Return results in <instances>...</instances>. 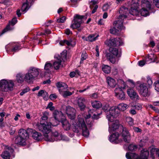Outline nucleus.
<instances>
[{
	"label": "nucleus",
	"mask_w": 159,
	"mask_h": 159,
	"mask_svg": "<svg viewBox=\"0 0 159 159\" xmlns=\"http://www.w3.org/2000/svg\"><path fill=\"white\" fill-rule=\"evenodd\" d=\"M14 81L12 80H1V90L3 91L13 90L14 86Z\"/></svg>",
	"instance_id": "7ed1b4c3"
},
{
	"label": "nucleus",
	"mask_w": 159,
	"mask_h": 159,
	"mask_svg": "<svg viewBox=\"0 0 159 159\" xmlns=\"http://www.w3.org/2000/svg\"><path fill=\"white\" fill-rule=\"evenodd\" d=\"M125 19H126L125 16H119L118 20L114 22L113 26L115 28H117L119 30H122L124 28L123 22Z\"/></svg>",
	"instance_id": "9b49d317"
},
{
	"label": "nucleus",
	"mask_w": 159,
	"mask_h": 159,
	"mask_svg": "<svg viewBox=\"0 0 159 159\" xmlns=\"http://www.w3.org/2000/svg\"><path fill=\"white\" fill-rule=\"evenodd\" d=\"M115 95L116 97L119 99L123 100L125 98L124 93L122 89V87H119L117 88L114 90Z\"/></svg>",
	"instance_id": "a211bd4d"
},
{
	"label": "nucleus",
	"mask_w": 159,
	"mask_h": 159,
	"mask_svg": "<svg viewBox=\"0 0 159 159\" xmlns=\"http://www.w3.org/2000/svg\"><path fill=\"white\" fill-rule=\"evenodd\" d=\"M30 90V88L29 87H27L25 89H24L22 92H21L20 93V95L21 96H22L24 94L28 92Z\"/></svg>",
	"instance_id": "5fc2aeb1"
},
{
	"label": "nucleus",
	"mask_w": 159,
	"mask_h": 159,
	"mask_svg": "<svg viewBox=\"0 0 159 159\" xmlns=\"http://www.w3.org/2000/svg\"><path fill=\"white\" fill-rule=\"evenodd\" d=\"M57 86L61 94L64 92H65L68 89V86L66 84L61 82H58L57 84Z\"/></svg>",
	"instance_id": "4be33fe9"
},
{
	"label": "nucleus",
	"mask_w": 159,
	"mask_h": 159,
	"mask_svg": "<svg viewBox=\"0 0 159 159\" xmlns=\"http://www.w3.org/2000/svg\"><path fill=\"white\" fill-rule=\"evenodd\" d=\"M117 107L119 111H124L128 108V107L127 105L126 104L121 103L119 104Z\"/></svg>",
	"instance_id": "58836bf2"
},
{
	"label": "nucleus",
	"mask_w": 159,
	"mask_h": 159,
	"mask_svg": "<svg viewBox=\"0 0 159 159\" xmlns=\"http://www.w3.org/2000/svg\"><path fill=\"white\" fill-rule=\"evenodd\" d=\"M26 140L23 138H21L19 136H18L15 139V143L17 144L21 145H25L26 144L25 142Z\"/></svg>",
	"instance_id": "473e14b6"
},
{
	"label": "nucleus",
	"mask_w": 159,
	"mask_h": 159,
	"mask_svg": "<svg viewBox=\"0 0 159 159\" xmlns=\"http://www.w3.org/2000/svg\"><path fill=\"white\" fill-rule=\"evenodd\" d=\"M79 0H70L72 4L71 6L73 7H76L77 6V3Z\"/></svg>",
	"instance_id": "13d9d810"
},
{
	"label": "nucleus",
	"mask_w": 159,
	"mask_h": 159,
	"mask_svg": "<svg viewBox=\"0 0 159 159\" xmlns=\"http://www.w3.org/2000/svg\"><path fill=\"white\" fill-rule=\"evenodd\" d=\"M97 3V2L95 0L91 1L90 2V8H92L94 5H95Z\"/></svg>",
	"instance_id": "e2e57ef3"
},
{
	"label": "nucleus",
	"mask_w": 159,
	"mask_h": 159,
	"mask_svg": "<svg viewBox=\"0 0 159 159\" xmlns=\"http://www.w3.org/2000/svg\"><path fill=\"white\" fill-rule=\"evenodd\" d=\"M74 127L73 128V131L76 133L79 132V129L81 128L83 136L85 137H88L89 132L85 124L84 120L83 118H79L78 123H73Z\"/></svg>",
	"instance_id": "f257e3e1"
},
{
	"label": "nucleus",
	"mask_w": 159,
	"mask_h": 159,
	"mask_svg": "<svg viewBox=\"0 0 159 159\" xmlns=\"http://www.w3.org/2000/svg\"><path fill=\"white\" fill-rule=\"evenodd\" d=\"M9 151H10V152H12L14 151V150L11 148L8 147V150L4 151L1 155L3 159H10L11 154Z\"/></svg>",
	"instance_id": "bb28decb"
},
{
	"label": "nucleus",
	"mask_w": 159,
	"mask_h": 159,
	"mask_svg": "<svg viewBox=\"0 0 159 159\" xmlns=\"http://www.w3.org/2000/svg\"><path fill=\"white\" fill-rule=\"evenodd\" d=\"M98 36V35H96L95 34H90L87 37L83 36L82 37V39L85 41L92 42L96 40Z\"/></svg>",
	"instance_id": "393cba45"
},
{
	"label": "nucleus",
	"mask_w": 159,
	"mask_h": 159,
	"mask_svg": "<svg viewBox=\"0 0 159 159\" xmlns=\"http://www.w3.org/2000/svg\"><path fill=\"white\" fill-rule=\"evenodd\" d=\"M74 92L73 91L72 92H70L68 91V89L67 90H66L65 92H64L61 95L63 96V97L66 98L68 96H70L73 93H74Z\"/></svg>",
	"instance_id": "49530a36"
},
{
	"label": "nucleus",
	"mask_w": 159,
	"mask_h": 159,
	"mask_svg": "<svg viewBox=\"0 0 159 159\" xmlns=\"http://www.w3.org/2000/svg\"><path fill=\"white\" fill-rule=\"evenodd\" d=\"M127 92L128 95L132 99H139V96L138 94L132 89H129L127 90Z\"/></svg>",
	"instance_id": "b1692460"
},
{
	"label": "nucleus",
	"mask_w": 159,
	"mask_h": 159,
	"mask_svg": "<svg viewBox=\"0 0 159 159\" xmlns=\"http://www.w3.org/2000/svg\"><path fill=\"white\" fill-rule=\"evenodd\" d=\"M109 131L110 133L115 131L119 127V125L118 120H116L114 121V120L112 122L108 123Z\"/></svg>",
	"instance_id": "6ab92c4d"
},
{
	"label": "nucleus",
	"mask_w": 159,
	"mask_h": 159,
	"mask_svg": "<svg viewBox=\"0 0 159 159\" xmlns=\"http://www.w3.org/2000/svg\"><path fill=\"white\" fill-rule=\"evenodd\" d=\"M72 40H70L69 41L67 40H61L60 42L59 43L61 45H64L65 44L67 45L68 46L73 47L74 46L72 44Z\"/></svg>",
	"instance_id": "a19ab883"
},
{
	"label": "nucleus",
	"mask_w": 159,
	"mask_h": 159,
	"mask_svg": "<svg viewBox=\"0 0 159 159\" xmlns=\"http://www.w3.org/2000/svg\"><path fill=\"white\" fill-rule=\"evenodd\" d=\"M44 139L46 141H48L53 142L55 141L56 139L52 138L51 134L48 135V134H46L44 135Z\"/></svg>",
	"instance_id": "37998d69"
},
{
	"label": "nucleus",
	"mask_w": 159,
	"mask_h": 159,
	"mask_svg": "<svg viewBox=\"0 0 159 159\" xmlns=\"http://www.w3.org/2000/svg\"><path fill=\"white\" fill-rule=\"evenodd\" d=\"M49 97L51 100H54L57 98V96L55 94H53L50 95Z\"/></svg>",
	"instance_id": "69168bd1"
},
{
	"label": "nucleus",
	"mask_w": 159,
	"mask_h": 159,
	"mask_svg": "<svg viewBox=\"0 0 159 159\" xmlns=\"http://www.w3.org/2000/svg\"><path fill=\"white\" fill-rule=\"evenodd\" d=\"M155 89L157 92H159V81H158L154 83Z\"/></svg>",
	"instance_id": "4d7b16f0"
},
{
	"label": "nucleus",
	"mask_w": 159,
	"mask_h": 159,
	"mask_svg": "<svg viewBox=\"0 0 159 159\" xmlns=\"http://www.w3.org/2000/svg\"><path fill=\"white\" fill-rule=\"evenodd\" d=\"M93 110H90L89 111V114L87 115L86 116V122L88 125H89V126H91V125L92 124V121L90 122V123L88 122L89 118H90L91 116H92L93 118L97 119L98 118V116L100 115L102 113L101 112L98 114H97L95 113H94L93 114V116H92V114L93 113Z\"/></svg>",
	"instance_id": "aec40b11"
},
{
	"label": "nucleus",
	"mask_w": 159,
	"mask_h": 159,
	"mask_svg": "<svg viewBox=\"0 0 159 159\" xmlns=\"http://www.w3.org/2000/svg\"><path fill=\"white\" fill-rule=\"evenodd\" d=\"M51 135L52 138L56 139L55 140H65V136L62 135H59L57 131L52 132L51 133Z\"/></svg>",
	"instance_id": "7c9ffc66"
},
{
	"label": "nucleus",
	"mask_w": 159,
	"mask_h": 159,
	"mask_svg": "<svg viewBox=\"0 0 159 159\" xmlns=\"http://www.w3.org/2000/svg\"><path fill=\"white\" fill-rule=\"evenodd\" d=\"M35 78L32 76L28 71V72L25 75V80L27 83H33Z\"/></svg>",
	"instance_id": "c85d7f7f"
},
{
	"label": "nucleus",
	"mask_w": 159,
	"mask_h": 159,
	"mask_svg": "<svg viewBox=\"0 0 159 159\" xmlns=\"http://www.w3.org/2000/svg\"><path fill=\"white\" fill-rule=\"evenodd\" d=\"M146 61L144 60H141L139 61V65L141 66H143L145 64Z\"/></svg>",
	"instance_id": "0e129e2a"
},
{
	"label": "nucleus",
	"mask_w": 159,
	"mask_h": 159,
	"mask_svg": "<svg viewBox=\"0 0 159 159\" xmlns=\"http://www.w3.org/2000/svg\"><path fill=\"white\" fill-rule=\"evenodd\" d=\"M139 87V93L143 96L146 97L149 95L148 88L146 84H141L140 85Z\"/></svg>",
	"instance_id": "f8f14e48"
},
{
	"label": "nucleus",
	"mask_w": 159,
	"mask_h": 159,
	"mask_svg": "<svg viewBox=\"0 0 159 159\" xmlns=\"http://www.w3.org/2000/svg\"><path fill=\"white\" fill-rule=\"evenodd\" d=\"M48 113H46L43 114V116L41 117V119L43 120H47L48 118Z\"/></svg>",
	"instance_id": "bf43d9fd"
},
{
	"label": "nucleus",
	"mask_w": 159,
	"mask_h": 159,
	"mask_svg": "<svg viewBox=\"0 0 159 159\" xmlns=\"http://www.w3.org/2000/svg\"><path fill=\"white\" fill-rule=\"evenodd\" d=\"M87 18V16H80L76 15L74 17V22L72 24L70 25V27L73 29L78 28L79 31H81L83 29V27H81L80 28V25L83 22V19L84 18L85 19Z\"/></svg>",
	"instance_id": "20e7f679"
},
{
	"label": "nucleus",
	"mask_w": 159,
	"mask_h": 159,
	"mask_svg": "<svg viewBox=\"0 0 159 159\" xmlns=\"http://www.w3.org/2000/svg\"><path fill=\"white\" fill-rule=\"evenodd\" d=\"M148 150L150 152V157L152 159H154L155 158V155H156L157 148L151 146L149 148Z\"/></svg>",
	"instance_id": "e433bc0d"
},
{
	"label": "nucleus",
	"mask_w": 159,
	"mask_h": 159,
	"mask_svg": "<svg viewBox=\"0 0 159 159\" xmlns=\"http://www.w3.org/2000/svg\"><path fill=\"white\" fill-rule=\"evenodd\" d=\"M109 51L110 52L106 53V57L111 63H114L116 62L115 57L117 56L120 57L121 55L118 53V50L116 48H110Z\"/></svg>",
	"instance_id": "39448f33"
},
{
	"label": "nucleus",
	"mask_w": 159,
	"mask_h": 159,
	"mask_svg": "<svg viewBox=\"0 0 159 159\" xmlns=\"http://www.w3.org/2000/svg\"><path fill=\"white\" fill-rule=\"evenodd\" d=\"M120 134L118 133L115 132L110 136L109 140L111 142L118 143L122 141V139L120 138Z\"/></svg>",
	"instance_id": "dca6fc26"
},
{
	"label": "nucleus",
	"mask_w": 159,
	"mask_h": 159,
	"mask_svg": "<svg viewBox=\"0 0 159 159\" xmlns=\"http://www.w3.org/2000/svg\"><path fill=\"white\" fill-rule=\"evenodd\" d=\"M66 20V18L65 16H63L57 20V22L58 23H64Z\"/></svg>",
	"instance_id": "6e6d98bb"
},
{
	"label": "nucleus",
	"mask_w": 159,
	"mask_h": 159,
	"mask_svg": "<svg viewBox=\"0 0 159 159\" xmlns=\"http://www.w3.org/2000/svg\"><path fill=\"white\" fill-rule=\"evenodd\" d=\"M76 111L75 108L70 106L66 107V113L68 117L71 120H74L75 118Z\"/></svg>",
	"instance_id": "2eb2a0df"
},
{
	"label": "nucleus",
	"mask_w": 159,
	"mask_h": 159,
	"mask_svg": "<svg viewBox=\"0 0 159 159\" xmlns=\"http://www.w3.org/2000/svg\"><path fill=\"white\" fill-rule=\"evenodd\" d=\"M70 76L71 78H73L75 76H77L80 75V72L78 70H76L75 71L71 72L70 74Z\"/></svg>",
	"instance_id": "09e8293b"
},
{
	"label": "nucleus",
	"mask_w": 159,
	"mask_h": 159,
	"mask_svg": "<svg viewBox=\"0 0 159 159\" xmlns=\"http://www.w3.org/2000/svg\"><path fill=\"white\" fill-rule=\"evenodd\" d=\"M103 71L106 74H109L111 71V67L107 65H104L102 67Z\"/></svg>",
	"instance_id": "c03bdc74"
},
{
	"label": "nucleus",
	"mask_w": 159,
	"mask_h": 159,
	"mask_svg": "<svg viewBox=\"0 0 159 159\" xmlns=\"http://www.w3.org/2000/svg\"><path fill=\"white\" fill-rule=\"evenodd\" d=\"M53 115L55 119L59 122H61L66 118L64 114L61 112L57 110H55L54 111Z\"/></svg>",
	"instance_id": "f3484780"
},
{
	"label": "nucleus",
	"mask_w": 159,
	"mask_h": 159,
	"mask_svg": "<svg viewBox=\"0 0 159 159\" xmlns=\"http://www.w3.org/2000/svg\"><path fill=\"white\" fill-rule=\"evenodd\" d=\"M126 121L130 125H133V119L130 117H128L126 118Z\"/></svg>",
	"instance_id": "864d4df0"
},
{
	"label": "nucleus",
	"mask_w": 159,
	"mask_h": 159,
	"mask_svg": "<svg viewBox=\"0 0 159 159\" xmlns=\"http://www.w3.org/2000/svg\"><path fill=\"white\" fill-rule=\"evenodd\" d=\"M19 50V45H16L12 49L11 51L12 52H15Z\"/></svg>",
	"instance_id": "680f3d73"
},
{
	"label": "nucleus",
	"mask_w": 159,
	"mask_h": 159,
	"mask_svg": "<svg viewBox=\"0 0 159 159\" xmlns=\"http://www.w3.org/2000/svg\"><path fill=\"white\" fill-rule=\"evenodd\" d=\"M119 30L117 28H115V27L114 26L113 28L110 29V32L112 34L117 35L118 34Z\"/></svg>",
	"instance_id": "de8ad7c7"
},
{
	"label": "nucleus",
	"mask_w": 159,
	"mask_h": 159,
	"mask_svg": "<svg viewBox=\"0 0 159 159\" xmlns=\"http://www.w3.org/2000/svg\"><path fill=\"white\" fill-rule=\"evenodd\" d=\"M129 12L127 8L125 7H121L119 11V13L120 14V16H126V19L127 17V14Z\"/></svg>",
	"instance_id": "f704fd0d"
},
{
	"label": "nucleus",
	"mask_w": 159,
	"mask_h": 159,
	"mask_svg": "<svg viewBox=\"0 0 159 159\" xmlns=\"http://www.w3.org/2000/svg\"><path fill=\"white\" fill-rule=\"evenodd\" d=\"M87 57V54L85 52H83L81 55L80 63H83V61L85 60Z\"/></svg>",
	"instance_id": "8fccbe9b"
},
{
	"label": "nucleus",
	"mask_w": 159,
	"mask_h": 159,
	"mask_svg": "<svg viewBox=\"0 0 159 159\" xmlns=\"http://www.w3.org/2000/svg\"><path fill=\"white\" fill-rule=\"evenodd\" d=\"M48 95V93L45 91L43 90L39 91L38 94V96L43 97L44 100L47 99Z\"/></svg>",
	"instance_id": "4c0bfd02"
},
{
	"label": "nucleus",
	"mask_w": 159,
	"mask_h": 159,
	"mask_svg": "<svg viewBox=\"0 0 159 159\" xmlns=\"http://www.w3.org/2000/svg\"><path fill=\"white\" fill-rule=\"evenodd\" d=\"M107 81L108 85L111 87H114L116 85V83L115 80L110 77H107Z\"/></svg>",
	"instance_id": "c9c22d12"
},
{
	"label": "nucleus",
	"mask_w": 159,
	"mask_h": 159,
	"mask_svg": "<svg viewBox=\"0 0 159 159\" xmlns=\"http://www.w3.org/2000/svg\"><path fill=\"white\" fill-rule=\"evenodd\" d=\"M109 6L107 4H104L102 7V10L103 11H106L109 8Z\"/></svg>",
	"instance_id": "052dcab7"
},
{
	"label": "nucleus",
	"mask_w": 159,
	"mask_h": 159,
	"mask_svg": "<svg viewBox=\"0 0 159 159\" xmlns=\"http://www.w3.org/2000/svg\"><path fill=\"white\" fill-rule=\"evenodd\" d=\"M56 125H52L50 122L43 123L41 121L40 124L37 125V128L43 133L48 134L51 131V126H54Z\"/></svg>",
	"instance_id": "423d86ee"
},
{
	"label": "nucleus",
	"mask_w": 159,
	"mask_h": 159,
	"mask_svg": "<svg viewBox=\"0 0 159 159\" xmlns=\"http://www.w3.org/2000/svg\"><path fill=\"white\" fill-rule=\"evenodd\" d=\"M28 71L34 78L37 77L39 73V69L34 67L30 68Z\"/></svg>",
	"instance_id": "2f4dec72"
},
{
	"label": "nucleus",
	"mask_w": 159,
	"mask_h": 159,
	"mask_svg": "<svg viewBox=\"0 0 159 159\" xmlns=\"http://www.w3.org/2000/svg\"><path fill=\"white\" fill-rule=\"evenodd\" d=\"M153 2L156 7L159 8V0H154Z\"/></svg>",
	"instance_id": "774afa93"
},
{
	"label": "nucleus",
	"mask_w": 159,
	"mask_h": 159,
	"mask_svg": "<svg viewBox=\"0 0 159 159\" xmlns=\"http://www.w3.org/2000/svg\"><path fill=\"white\" fill-rule=\"evenodd\" d=\"M108 108L109 105L108 104L104 105L102 107V109L105 112L108 111Z\"/></svg>",
	"instance_id": "338daca9"
},
{
	"label": "nucleus",
	"mask_w": 159,
	"mask_h": 159,
	"mask_svg": "<svg viewBox=\"0 0 159 159\" xmlns=\"http://www.w3.org/2000/svg\"><path fill=\"white\" fill-rule=\"evenodd\" d=\"M9 129L10 130V133L11 135L13 134L15 132L16 129L14 126L10 125L9 126Z\"/></svg>",
	"instance_id": "603ef678"
},
{
	"label": "nucleus",
	"mask_w": 159,
	"mask_h": 159,
	"mask_svg": "<svg viewBox=\"0 0 159 159\" xmlns=\"http://www.w3.org/2000/svg\"><path fill=\"white\" fill-rule=\"evenodd\" d=\"M16 80L19 83H21L23 82L25 79L23 74L21 73L18 74L16 76Z\"/></svg>",
	"instance_id": "79ce46f5"
},
{
	"label": "nucleus",
	"mask_w": 159,
	"mask_h": 159,
	"mask_svg": "<svg viewBox=\"0 0 159 159\" xmlns=\"http://www.w3.org/2000/svg\"><path fill=\"white\" fill-rule=\"evenodd\" d=\"M120 111L116 107H112L109 110V114H107V118L110 122L114 121V118L118 116L119 115Z\"/></svg>",
	"instance_id": "6e6552de"
},
{
	"label": "nucleus",
	"mask_w": 159,
	"mask_h": 159,
	"mask_svg": "<svg viewBox=\"0 0 159 159\" xmlns=\"http://www.w3.org/2000/svg\"><path fill=\"white\" fill-rule=\"evenodd\" d=\"M87 100L86 99L83 97L79 98L77 100V103L78 106L81 111L84 110L86 107L85 103Z\"/></svg>",
	"instance_id": "5701e85b"
},
{
	"label": "nucleus",
	"mask_w": 159,
	"mask_h": 159,
	"mask_svg": "<svg viewBox=\"0 0 159 159\" xmlns=\"http://www.w3.org/2000/svg\"><path fill=\"white\" fill-rule=\"evenodd\" d=\"M34 2V0H27L26 2L23 4L21 8V11L23 12H25L29 8L30 6Z\"/></svg>",
	"instance_id": "a878e982"
},
{
	"label": "nucleus",
	"mask_w": 159,
	"mask_h": 159,
	"mask_svg": "<svg viewBox=\"0 0 159 159\" xmlns=\"http://www.w3.org/2000/svg\"><path fill=\"white\" fill-rule=\"evenodd\" d=\"M53 68L52 64L48 61L47 62L44 66V69L46 70H50Z\"/></svg>",
	"instance_id": "a18cd8bd"
},
{
	"label": "nucleus",
	"mask_w": 159,
	"mask_h": 159,
	"mask_svg": "<svg viewBox=\"0 0 159 159\" xmlns=\"http://www.w3.org/2000/svg\"><path fill=\"white\" fill-rule=\"evenodd\" d=\"M32 132L33 129H32L28 128L27 130L21 129L19 131L18 136L26 140L27 138H28L29 135H30V133Z\"/></svg>",
	"instance_id": "ddd939ff"
},
{
	"label": "nucleus",
	"mask_w": 159,
	"mask_h": 159,
	"mask_svg": "<svg viewBox=\"0 0 159 159\" xmlns=\"http://www.w3.org/2000/svg\"><path fill=\"white\" fill-rule=\"evenodd\" d=\"M120 127L122 129V132L121 133L124 141L126 143H129L130 139V136L128 130L125 127L121 126Z\"/></svg>",
	"instance_id": "4468645a"
},
{
	"label": "nucleus",
	"mask_w": 159,
	"mask_h": 159,
	"mask_svg": "<svg viewBox=\"0 0 159 159\" xmlns=\"http://www.w3.org/2000/svg\"><path fill=\"white\" fill-rule=\"evenodd\" d=\"M142 9L140 11L141 15L146 16L148 15V10L151 7V5L149 2L147 0H143L141 2Z\"/></svg>",
	"instance_id": "0eeeda50"
},
{
	"label": "nucleus",
	"mask_w": 159,
	"mask_h": 159,
	"mask_svg": "<svg viewBox=\"0 0 159 159\" xmlns=\"http://www.w3.org/2000/svg\"><path fill=\"white\" fill-rule=\"evenodd\" d=\"M32 135L34 139L39 141L42 139V137L41 133L38 132L34 130L33 129V132L30 133Z\"/></svg>",
	"instance_id": "cd10ccee"
},
{
	"label": "nucleus",
	"mask_w": 159,
	"mask_h": 159,
	"mask_svg": "<svg viewBox=\"0 0 159 159\" xmlns=\"http://www.w3.org/2000/svg\"><path fill=\"white\" fill-rule=\"evenodd\" d=\"M116 41L117 39L116 38H113L106 40L105 43L109 47H115L116 46Z\"/></svg>",
	"instance_id": "c756f323"
},
{
	"label": "nucleus",
	"mask_w": 159,
	"mask_h": 159,
	"mask_svg": "<svg viewBox=\"0 0 159 159\" xmlns=\"http://www.w3.org/2000/svg\"><path fill=\"white\" fill-rule=\"evenodd\" d=\"M61 57H59L57 60L53 63V66L54 69L56 70L59 69L61 66V63L62 60L65 61L66 60L67 57V54L66 52H63L61 54Z\"/></svg>",
	"instance_id": "9d476101"
},
{
	"label": "nucleus",
	"mask_w": 159,
	"mask_h": 159,
	"mask_svg": "<svg viewBox=\"0 0 159 159\" xmlns=\"http://www.w3.org/2000/svg\"><path fill=\"white\" fill-rule=\"evenodd\" d=\"M139 0H132L131 8L129 10V13L133 16H138L139 15L138 8L139 6Z\"/></svg>",
	"instance_id": "1a4fd4ad"
},
{
	"label": "nucleus",
	"mask_w": 159,
	"mask_h": 159,
	"mask_svg": "<svg viewBox=\"0 0 159 159\" xmlns=\"http://www.w3.org/2000/svg\"><path fill=\"white\" fill-rule=\"evenodd\" d=\"M17 20L16 18H14L12 20L11 22H9V25H7L6 27L5 28L1 33V35L4 34L7 31L12 30L13 29V25L16 23Z\"/></svg>",
	"instance_id": "412c9836"
},
{
	"label": "nucleus",
	"mask_w": 159,
	"mask_h": 159,
	"mask_svg": "<svg viewBox=\"0 0 159 159\" xmlns=\"http://www.w3.org/2000/svg\"><path fill=\"white\" fill-rule=\"evenodd\" d=\"M149 155V151L147 149H143L141 151L139 156L134 153L127 152L126 157L127 159H148Z\"/></svg>",
	"instance_id": "f03ea898"
},
{
	"label": "nucleus",
	"mask_w": 159,
	"mask_h": 159,
	"mask_svg": "<svg viewBox=\"0 0 159 159\" xmlns=\"http://www.w3.org/2000/svg\"><path fill=\"white\" fill-rule=\"evenodd\" d=\"M61 122V123L63 128L65 130H68L70 129L71 125L69 123L66 118L64 120H62Z\"/></svg>",
	"instance_id": "72a5a7b5"
},
{
	"label": "nucleus",
	"mask_w": 159,
	"mask_h": 159,
	"mask_svg": "<svg viewBox=\"0 0 159 159\" xmlns=\"http://www.w3.org/2000/svg\"><path fill=\"white\" fill-rule=\"evenodd\" d=\"M128 148L130 151H135L137 149V147L135 145L131 144L129 146Z\"/></svg>",
	"instance_id": "3c124183"
},
{
	"label": "nucleus",
	"mask_w": 159,
	"mask_h": 159,
	"mask_svg": "<svg viewBox=\"0 0 159 159\" xmlns=\"http://www.w3.org/2000/svg\"><path fill=\"white\" fill-rule=\"evenodd\" d=\"M92 105L94 108H98L102 106V104L100 102L95 101L92 102Z\"/></svg>",
	"instance_id": "ea45409f"
}]
</instances>
